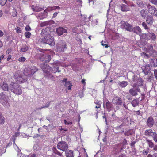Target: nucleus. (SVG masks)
Returning <instances> with one entry per match:
<instances>
[{"label":"nucleus","instance_id":"nucleus-32","mask_svg":"<svg viewBox=\"0 0 157 157\" xmlns=\"http://www.w3.org/2000/svg\"><path fill=\"white\" fill-rule=\"evenodd\" d=\"M132 106L134 107H135L137 106L139 104V101L136 99H134L131 102Z\"/></svg>","mask_w":157,"mask_h":157},{"label":"nucleus","instance_id":"nucleus-54","mask_svg":"<svg viewBox=\"0 0 157 157\" xmlns=\"http://www.w3.org/2000/svg\"><path fill=\"white\" fill-rule=\"evenodd\" d=\"M16 30L17 32L19 33H21V29L19 27H17V28L16 29Z\"/></svg>","mask_w":157,"mask_h":157},{"label":"nucleus","instance_id":"nucleus-18","mask_svg":"<svg viewBox=\"0 0 157 157\" xmlns=\"http://www.w3.org/2000/svg\"><path fill=\"white\" fill-rule=\"evenodd\" d=\"M132 32L140 35V34H141L142 32V30L139 26H137L132 28Z\"/></svg>","mask_w":157,"mask_h":157},{"label":"nucleus","instance_id":"nucleus-58","mask_svg":"<svg viewBox=\"0 0 157 157\" xmlns=\"http://www.w3.org/2000/svg\"><path fill=\"white\" fill-rule=\"evenodd\" d=\"M12 57V56L11 55H9L7 56V61H9L11 59Z\"/></svg>","mask_w":157,"mask_h":157},{"label":"nucleus","instance_id":"nucleus-41","mask_svg":"<svg viewBox=\"0 0 157 157\" xmlns=\"http://www.w3.org/2000/svg\"><path fill=\"white\" fill-rule=\"evenodd\" d=\"M4 123V117L2 115H0V124H2Z\"/></svg>","mask_w":157,"mask_h":157},{"label":"nucleus","instance_id":"nucleus-27","mask_svg":"<svg viewBox=\"0 0 157 157\" xmlns=\"http://www.w3.org/2000/svg\"><path fill=\"white\" fill-rule=\"evenodd\" d=\"M146 142L147 143L149 147L152 148L154 147V143L151 140L149 139H146Z\"/></svg>","mask_w":157,"mask_h":157},{"label":"nucleus","instance_id":"nucleus-51","mask_svg":"<svg viewBox=\"0 0 157 157\" xmlns=\"http://www.w3.org/2000/svg\"><path fill=\"white\" fill-rule=\"evenodd\" d=\"M143 55L145 57L147 58H149L150 57V55L145 53L143 52Z\"/></svg>","mask_w":157,"mask_h":157},{"label":"nucleus","instance_id":"nucleus-62","mask_svg":"<svg viewBox=\"0 0 157 157\" xmlns=\"http://www.w3.org/2000/svg\"><path fill=\"white\" fill-rule=\"evenodd\" d=\"M4 35L3 32L2 31L0 30V37H2Z\"/></svg>","mask_w":157,"mask_h":157},{"label":"nucleus","instance_id":"nucleus-12","mask_svg":"<svg viewBox=\"0 0 157 157\" xmlns=\"http://www.w3.org/2000/svg\"><path fill=\"white\" fill-rule=\"evenodd\" d=\"M112 102L114 104L117 105H121L122 104L121 99L118 96H116L112 100Z\"/></svg>","mask_w":157,"mask_h":157},{"label":"nucleus","instance_id":"nucleus-31","mask_svg":"<svg viewBox=\"0 0 157 157\" xmlns=\"http://www.w3.org/2000/svg\"><path fill=\"white\" fill-rule=\"evenodd\" d=\"M28 49V47L26 44H23L20 49L21 52H25Z\"/></svg>","mask_w":157,"mask_h":157},{"label":"nucleus","instance_id":"nucleus-64","mask_svg":"<svg viewBox=\"0 0 157 157\" xmlns=\"http://www.w3.org/2000/svg\"><path fill=\"white\" fill-rule=\"evenodd\" d=\"M153 150L155 151H157V145H155L153 148Z\"/></svg>","mask_w":157,"mask_h":157},{"label":"nucleus","instance_id":"nucleus-50","mask_svg":"<svg viewBox=\"0 0 157 157\" xmlns=\"http://www.w3.org/2000/svg\"><path fill=\"white\" fill-rule=\"evenodd\" d=\"M153 138L154 141L156 142H157V134L155 133V135L153 137Z\"/></svg>","mask_w":157,"mask_h":157},{"label":"nucleus","instance_id":"nucleus-30","mask_svg":"<svg viewBox=\"0 0 157 157\" xmlns=\"http://www.w3.org/2000/svg\"><path fill=\"white\" fill-rule=\"evenodd\" d=\"M51 24V21H47L43 22H42L40 24V27H43L45 26H47Z\"/></svg>","mask_w":157,"mask_h":157},{"label":"nucleus","instance_id":"nucleus-45","mask_svg":"<svg viewBox=\"0 0 157 157\" xmlns=\"http://www.w3.org/2000/svg\"><path fill=\"white\" fill-rule=\"evenodd\" d=\"M26 60L25 57H21L18 59V61L20 62H24Z\"/></svg>","mask_w":157,"mask_h":157},{"label":"nucleus","instance_id":"nucleus-47","mask_svg":"<svg viewBox=\"0 0 157 157\" xmlns=\"http://www.w3.org/2000/svg\"><path fill=\"white\" fill-rule=\"evenodd\" d=\"M60 8L59 6H55L52 7L51 9V10H53L56 9H60Z\"/></svg>","mask_w":157,"mask_h":157},{"label":"nucleus","instance_id":"nucleus-29","mask_svg":"<svg viewBox=\"0 0 157 157\" xmlns=\"http://www.w3.org/2000/svg\"><path fill=\"white\" fill-rule=\"evenodd\" d=\"M2 87L3 90L5 91L8 90L9 89L8 84L6 82L3 83Z\"/></svg>","mask_w":157,"mask_h":157},{"label":"nucleus","instance_id":"nucleus-17","mask_svg":"<svg viewBox=\"0 0 157 157\" xmlns=\"http://www.w3.org/2000/svg\"><path fill=\"white\" fill-rule=\"evenodd\" d=\"M144 134L146 136H151L153 137L155 135V133L153 132L151 129H148L145 131Z\"/></svg>","mask_w":157,"mask_h":157},{"label":"nucleus","instance_id":"nucleus-14","mask_svg":"<svg viewBox=\"0 0 157 157\" xmlns=\"http://www.w3.org/2000/svg\"><path fill=\"white\" fill-rule=\"evenodd\" d=\"M56 31L58 35L59 36L62 35L64 33H67L66 29L61 27L57 29Z\"/></svg>","mask_w":157,"mask_h":157},{"label":"nucleus","instance_id":"nucleus-28","mask_svg":"<svg viewBox=\"0 0 157 157\" xmlns=\"http://www.w3.org/2000/svg\"><path fill=\"white\" fill-rule=\"evenodd\" d=\"M118 84L121 87H125L128 85V82L127 81H122L120 82Z\"/></svg>","mask_w":157,"mask_h":157},{"label":"nucleus","instance_id":"nucleus-48","mask_svg":"<svg viewBox=\"0 0 157 157\" xmlns=\"http://www.w3.org/2000/svg\"><path fill=\"white\" fill-rule=\"evenodd\" d=\"M25 30L27 31H29L31 30V29L29 25H27L25 27Z\"/></svg>","mask_w":157,"mask_h":157},{"label":"nucleus","instance_id":"nucleus-57","mask_svg":"<svg viewBox=\"0 0 157 157\" xmlns=\"http://www.w3.org/2000/svg\"><path fill=\"white\" fill-rule=\"evenodd\" d=\"M150 1L154 4H157V0H150Z\"/></svg>","mask_w":157,"mask_h":157},{"label":"nucleus","instance_id":"nucleus-38","mask_svg":"<svg viewBox=\"0 0 157 157\" xmlns=\"http://www.w3.org/2000/svg\"><path fill=\"white\" fill-rule=\"evenodd\" d=\"M41 68L44 71H45V69L46 68H48L49 67L48 65L46 64L45 65V64H41Z\"/></svg>","mask_w":157,"mask_h":157},{"label":"nucleus","instance_id":"nucleus-40","mask_svg":"<svg viewBox=\"0 0 157 157\" xmlns=\"http://www.w3.org/2000/svg\"><path fill=\"white\" fill-rule=\"evenodd\" d=\"M149 148L144 149L142 152L143 154L144 155H147L149 153Z\"/></svg>","mask_w":157,"mask_h":157},{"label":"nucleus","instance_id":"nucleus-8","mask_svg":"<svg viewBox=\"0 0 157 157\" xmlns=\"http://www.w3.org/2000/svg\"><path fill=\"white\" fill-rule=\"evenodd\" d=\"M147 8L148 11L150 13L155 16H157V10L154 6L148 5Z\"/></svg>","mask_w":157,"mask_h":157},{"label":"nucleus","instance_id":"nucleus-35","mask_svg":"<svg viewBox=\"0 0 157 157\" xmlns=\"http://www.w3.org/2000/svg\"><path fill=\"white\" fill-rule=\"evenodd\" d=\"M134 133V132L132 130H129L124 133V135L126 136H129L132 135Z\"/></svg>","mask_w":157,"mask_h":157},{"label":"nucleus","instance_id":"nucleus-46","mask_svg":"<svg viewBox=\"0 0 157 157\" xmlns=\"http://www.w3.org/2000/svg\"><path fill=\"white\" fill-rule=\"evenodd\" d=\"M7 0H0V4L2 6L4 5L6 3Z\"/></svg>","mask_w":157,"mask_h":157},{"label":"nucleus","instance_id":"nucleus-2","mask_svg":"<svg viewBox=\"0 0 157 157\" xmlns=\"http://www.w3.org/2000/svg\"><path fill=\"white\" fill-rule=\"evenodd\" d=\"M67 48L66 42L64 41H60L56 45L57 51L59 52H63Z\"/></svg>","mask_w":157,"mask_h":157},{"label":"nucleus","instance_id":"nucleus-34","mask_svg":"<svg viewBox=\"0 0 157 157\" xmlns=\"http://www.w3.org/2000/svg\"><path fill=\"white\" fill-rule=\"evenodd\" d=\"M72 86L71 83L69 81L66 82L65 85V86L67 87V89L69 90L71 89V87Z\"/></svg>","mask_w":157,"mask_h":157},{"label":"nucleus","instance_id":"nucleus-24","mask_svg":"<svg viewBox=\"0 0 157 157\" xmlns=\"http://www.w3.org/2000/svg\"><path fill=\"white\" fill-rule=\"evenodd\" d=\"M121 10L123 12H126L129 10L130 8L127 5L122 4L120 6Z\"/></svg>","mask_w":157,"mask_h":157},{"label":"nucleus","instance_id":"nucleus-63","mask_svg":"<svg viewBox=\"0 0 157 157\" xmlns=\"http://www.w3.org/2000/svg\"><path fill=\"white\" fill-rule=\"evenodd\" d=\"M81 82L82 83L84 84V85L86 84V83L85 82V80L84 79H82V80Z\"/></svg>","mask_w":157,"mask_h":157},{"label":"nucleus","instance_id":"nucleus-25","mask_svg":"<svg viewBox=\"0 0 157 157\" xmlns=\"http://www.w3.org/2000/svg\"><path fill=\"white\" fill-rule=\"evenodd\" d=\"M26 81V79H25L19 76L17 77L16 79V81L17 83H21L24 82Z\"/></svg>","mask_w":157,"mask_h":157},{"label":"nucleus","instance_id":"nucleus-23","mask_svg":"<svg viewBox=\"0 0 157 157\" xmlns=\"http://www.w3.org/2000/svg\"><path fill=\"white\" fill-rule=\"evenodd\" d=\"M149 67V65H148L147 66L146 65L145 66H144L142 67V72L145 75H147L148 74L149 71L148 69V67Z\"/></svg>","mask_w":157,"mask_h":157},{"label":"nucleus","instance_id":"nucleus-15","mask_svg":"<svg viewBox=\"0 0 157 157\" xmlns=\"http://www.w3.org/2000/svg\"><path fill=\"white\" fill-rule=\"evenodd\" d=\"M146 21L148 25H151L154 21L153 16H148L146 18Z\"/></svg>","mask_w":157,"mask_h":157},{"label":"nucleus","instance_id":"nucleus-37","mask_svg":"<svg viewBox=\"0 0 157 157\" xmlns=\"http://www.w3.org/2000/svg\"><path fill=\"white\" fill-rule=\"evenodd\" d=\"M128 23L124 21H121L120 24H121V27L122 29L125 28L126 27V25H127Z\"/></svg>","mask_w":157,"mask_h":157},{"label":"nucleus","instance_id":"nucleus-20","mask_svg":"<svg viewBox=\"0 0 157 157\" xmlns=\"http://www.w3.org/2000/svg\"><path fill=\"white\" fill-rule=\"evenodd\" d=\"M105 105L106 109L108 111L110 112L112 110L113 108V105L111 102L107 101L106 102Z\"/></svg>","mask_w":157,"mask_h":157},{"label":"nucleus","instance_id":"nucleus-13","mask_svg":"<svg viewBox=\"0 0 157 157\" xmlns=\"http://www.w3.org/2000/svg\"><path fill=\"white\" fill-rule=\"evenodd\" d=\"M143 85V80L141 78L138 79L137 82L134 83L132 86L133 87H139V86H141Z\"/></svg>","mask_w":157,"mask_h":157},{"label":"nucleus","instance_id":"nucleus-26","mask_svg":"<svg viewBox=\"0 0 157 157\" xmlns=\"http://www.w3.org/2000/svg\"><path fill=\"white\" fill-rule=\"evenodd\" d=\"M147 12L146 10H142L140 11V15L141 17L144 19L146 17L147 14Z\"/></svg>","mask_w":157,"mask_h":157},{"label":"nucleus","instance_id":"nucleus-53","mask_svg":"<svg viewBox=\"0 0 157 157\" xmlns=\"http://www.w3.org/2000/svg\"><path fill=\"white\" fill-rule=\"evenodd\" d=\"M154 75L156 79H157V69L154 70Z\"/></svg>","mask_w":157,"mask_h":157},{"label":"nucleus","instance_id":"nucleus-19","mask_svg":"<svg viewBox=\"0 0 157 157\" xmlns=\"http://www.w3.org/2000/svg\"><path fill=\"white\" fill-rule=\"evenodd\" d=\"M148 38L149 40L151 39L152 41H155L156 39V36L155 33L152 32H149L148 33Z\"/></svg>","mask_w":157,"mask_h":157},{"label":"nucleus","instance_id":"nucleus-61","mask_svg":"<svg viewBox=\"0 0 157 157\" xmlns=\"http://www.w3.org/2000/svg\"><path fill=\"white\" fill-rule=\"evenodd\" d=\"M4 58V56L3 55H2L0 56V63H1V60Z\"/></svg>","mask_w":157,"mask_h":157},{"label":"nucleus","instance_id":"nucleus-55","mask_svg":"<svg viewBox=\"0 0 157 157\" xmlns=\"http://www.w3.org/2000/svg\"><path fill=\"white\" fill-rule=\"evenodd\" d=\"M136 141H133L131 143H130V146L131 147H135V143H136Z\"/></svg>","mask_w":157,"mask_h":157},{"label":"nucleus","instance_id":"nucleus-52","mask_svg":"<svg viewBox=\"0 0 157 157\" xmlns=\"http://www.w3.org/2000/svg\"><path fill=\"white\" fill-rule=\"evenodd\" d=\"M102 45L103 46H104L105 48H107L108 46L107 44H105V43L102 41L101 43Z\"/></svg>","mask_w":157,"mask_h":157},{"label":"nucleus","instance_id":"nucleus-4","mask_svg":"<svg viewBox=\"0 0 157 157\" xmlns=\"http://www.w3.org/2000/svg\"><path fill=\"white\" fill-rule=\"evenodd\" d=\"M68 147L67 143L64 141L59 142L57 145V148L63 151H65L67 149Z\"/></svg>","mask_w":157,"mask_h":157},{"label":"nucleus","instance_id":"nucleus-10","mask_svg":"<svg viewBox=\"0 0 157 157\" xmlns=\"http://www.w3.org/2000/svg\"><path fill=\"white\" fill-rule=\"evenodd\" d=\"M0 102L3 105H6L7 103L6 95L3 93H2L0 94Z\"/></svg>","mask_w":157,"mask_h":157},{"label":"nucleus","instance_id":"nucleus-3","mask_svg":"<svg viewBox=\"0 0 157 157\" xmlns=\"http://www.w3.org/2000/svg\"><path fill=\"white\" fill-rule=\"evenodd\" d=\"M41 40L43 43L47 44L51 46H53L55 44L54 38L51 36L43 37L41 39Z\"/></svg>","mask_w":157,"mask_h":157},{"label":"nucleus","instance_id":"nucleus-9","mask_svg":"<svg viewBox=\"0 0 157 157\" xmlns=\"http://www.w3.org/2000/svg\"><path fill=\"white\" fill-rule=\"evenodd\" d=\"M51 32L50 29L48 27L42 30L41 35L43 37L50 36Z\"/></svg>","mask_w":157,"mask_h":157},{"label":"nucleus","instance_id":"nucleus-21","mask_svg":"<svg viewBox=\"0 0 157 157\" xmlns=\"http://www.w3.org/2000/svg\"><path fill=\"white\" fill-rule=\"evenodd\" d=\"M65 155L67 157H74L73 151L71 150H67L65 151Z\"/></svg>","mask_w":157,"mask_h":157},{"label":"nucleus","instance_id":"nucleus-49","mask_svg":"<svg viewBox=\"0 0 157 157\" xmlns=\"http://www.w3.org/2000/svg\"><path fill=\"white\" fill-rule=\"evenodd\" d=\"M64 122L65 123V124L67 125H68V124H72V122H67V121L66 120H64Z\"/></svg>","mask_w":157,"mask_h":157},{"label":"nucleus","instance_id":"nucleus-33","mask_svg":"<svg viewBox=\"0 0 157 157\" xmlns=\"http://www.w3.org/2000/svg\"><path fill=\"white\" fill-rule=\"evenodd\" d=\"M132 25L129 23H128L127 25H126L125 29L127 31L132 32Z\"/></svg>","mask_w":157,"mask_h":157},{"label":"nucleus","instance_id":"nucleus-7","mask_svg":"<svg viewBox=\"0 0 157 157\" xmlns=\"http://www.w3.org/2000/svg\"><path fill=\"white\" fill-rule=\"evenodd\" d=\"M137 92H140L139 87H133L130 89L129 90L130 94L133 96H136L138 95Z\"/></svg>","mask_w":157,"mask_h":157},{"label":"nucleus","instance_id":"nucleus-11","mask_svg":"<svg viewBox=\"0 0 157 157\" xmlns=\"http://www.w3.org/2000/svg\"><path fill=\"white\" fill-rule=\"evenodd\" d=\"M146 124L148 127L149 128L152 127L154 124L153 117L151 116L149 117L147 119Z\"/></svg>","mask_w":157,"mask_h":157},{"label":"nucleus","instance_id":"nucleus-16","mask_svg":"<svg viewBox=\"0 0 157 157\" xmlns=\"http://www.w3.org/2000/svg\"><path fill=\"white\" fill-rule=\"evenodd\" d=\"M150 65L152 67H157V58L151 59L149 60Z\"/></svg>","mask_w":157,"mask_h":157},{"label":"nucleus","instance_id":"nucleus-36","mask_svg":"<svg viewBox=\"0 0 157 157\" xmlns=\"http://www.w3.org/2000/svg\"><path fill=\"white\" fill-rule=\"evenodd\" d=\"M128 23L124 21H121L120 24H121V27L122 29L125 28L126 27V25H127Z\"/></svg>","mask_w":157,"mask_h":157},{"label":"nucleus","instance_id":"nucleus-5","mask_svg":"<svg viewBox=\"0 0 157 157\" xmlns=\"http://www.w3.org/2000/svg\"><path fill=\"white\" fill-rule=\"evenodd\" d=\"M37 55L41 61L46 63H48L51 59L50 55L48 54H44L42 53H38Z\"/></svg>","mask_w":157,"mask_h":157},{"label":"nucleus","instance_id":"nucleus-56","mask_svg":"<svg viewBox=\"0 0 157 157\" xmlns=\"http://www.w3.org/2000/svg\"><path fill=\"white\" fill-rule=\"evenodd\" d=\"M122 144L124 146L125 145L127 144V141L125 139H124Z\"/></svg>","mask_w":157,"mask_h":157},{"label":"nucleus","instance_id":"nucleus-39","mask_svg":"<svg viewBox=\"0 0 157 157\" xmlns=\"http://www.w3.org/2000/svg\"><path fill=\"white\" fill-rule=\"evenodd\" d=\"M142 26L145 30H148L150 29V28L147 26V24L144 22L142 23Z\"/></svg>","mask_w":157,"mask_h":157},{"label":"nucleus","instance_id":"nucleus-1","mask_svg":"<svg viewBox=\"0 0 157 157\" xmlns=\"http://www.w3.org/2000/svg\"><path fill=\"white\" fill-rule=\"evenodd\" d=\"M10 89L11 91L17 95H20L22 92V89L20 85L14 82H11L10 85Z\"/></svg>","mask_w":157,"mask_h":157},{"label":"nucleus","instance_id":"nucleus-43","mask_svg":"<svg viewBox=\"0 0 157 157\" xmlns=\"http://www.w3.org/2000/svg\"><path fill=\"white\" fill-rule=\"evenodd\" d=\"M25 35L26 38H29L30 37L31 33L29 32H26L25 33Z\"/></svg>","mask_w":157,"mask_h":157},{"label":"nucleus","instance_id":"nucleus-22","mask_svg":"<svg viewBox=\"0 0 157 157\" xmlns=\"http://www.w3.org/2000/svg\"><path fill=\"white\" fill-rule=\"evenodd\" d=\"M139 36L140 39H144L147 41L149 40V39L148 38V33H141L140 34Z\"/></svg>","mask_w":157,"mask_h":157},{"label":"nucleus","instance_id":"nucleus-44","mask_svg":"<svg viewBox=\"0 0 157 157\" xmlns=\"http://www.w3.org/2000/svg\"><path fill=\"white\" fill-rule=\"evenodd\" d=\"M122 144L121 143L118 144L117 145L118 148L120 149L121 151L124 148V147L122 146Z\"/></svg>","mask_w":157,"mask_h":157},{"label":"nucleus","instance_id":"nucleus-60","mask_svg":"<svg viewBox=\"0 0 157 157\" xmlns=\"http://www.w3.org/2000/svg\"><path fill=\"white\" fill-rule=\"evenodd\" d=\"M58 13L57 12H55V13H54L53 14L52 17L53 18L56 17L57 16L58 14Z\"/></svg>","mask_w":157,"mask_h":157},{"label":"nucleus","instance_id":"nucleus-42","mask_svg":"<svg viewBox=\"0 0 157 157\" xmlns=\"http://www.w3.org/2000/svg\"><path fill=\"white\" fill-rule=\"evenodd\" d=\"M54 153L57 155L59 156H61L62 155V153L59 152L55 148V150H54Z\"/></svg>","mask_w":157,"mask_h":157},{"label":"nucleus","instance_id":"nucleus-59","mask_svg":"<svg viewBox=\"0 0 157 157\" xmlns=\"http://www.w3.org/2000/svg\"><path fill=\"white\" fill-rule=\"evenodd\" d=\"M78 29L76 27L74 28L73 29L72 31L73 32L75 33H76L77 32V30Z\"/></svg>","mask_w":157,"mask_h":157},{"label":"nucleus","instance_id":"nucleus-6","mask_svg":"<svg viewBox=\"0 0 157 157\" xmlns=\"http://www.w3.org/2000/svg\"><path fill=\"white\" fill-rule=\"evenodd\" d=\"M38 70L37 68L35 66H32L30 68L25 69L24 73L25 75L29 76V75H33Z\"/></svg>","mask_w":157,"mask_h":157}]
</instances>
